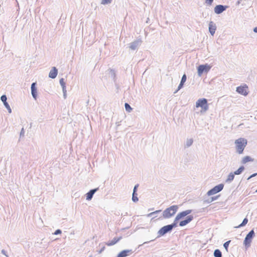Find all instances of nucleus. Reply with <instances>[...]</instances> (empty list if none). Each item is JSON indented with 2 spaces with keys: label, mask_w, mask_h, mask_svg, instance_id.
I'll list each match as a JSON object with an SVG mask.
<instances>
[{
  "label": "nucleus",
  "mask_w": 257,
  "mask_h": 257,
  "mask_svg": "<svg viewBox=\"0 0 257 257\" xmlns=\"http://www.w3.org/2000/svg\"><path fill=\"white\" fill-rule=\"evenodd\" d=\"M192 210L191 209L186 210L178 213L176 215L173 222L172 224H169L170 228L173 230V228L176 227L178 226L179 220L183 219L186 217L185 219L183 220L180 221L179 226H184L190 223L193 219V216L192 215H189L191 213Z\"/></svg>",
  "instance_id": "1"
},
{
  "label": "nucleus",
  "mask_w": 257,
  "mask_h": 257,
  "mask_svg": "<svg viewBox=\"0 0 257 257\" xmlns=\"http://www.w3.org/2000/svg\"><path fill=\"white\" fill-rule=\"evenodd\" d=\"M178 209V205H172L164 210L162 213V216L159 217V219H161L162 217L163 218H170L176 214Z\"/></svg>",
  "instance_id": "2"
},
{
  "label": "nucleus",
  "mask_w": 257,
  "mask_h": 257,
  "mask_svg": "<svg viewBox=\"0 0 257 257\" xmlns=\"http://www.w3.org/2000/svg\"><path fill=\"white\" fill-rule=\"evenodd\" d=\"M247 143V140L244 138H239L235 141L236 150L238 154H241L243 153Z\"/></svg>",
  "instance_id": "3"
},
{
  "label": "nucleus",
  "mask_w": 257,
  "mask_h": 257,
  "mask_svg": "<svg viewBox=\"0 0 257 257\" xmlns=\"http://www.w3.org/2000/svg\"><path fill=\"white\" fill-rule=\"evenodd\" d=\"M255 236V233L253 229L251 230L246 235L244 241L243 245L246 248H248L250 246V244L252 239Z\"/></svg>",
  "instance_id": "4"
},
{
  "label": "nucleus",
  "mask_w": 257,
  "mask_h": 257,
  "mask_svg": "<svg viewBox=\"0 0 257 257\" xmlns=\"http://www.w3.org/2000/svg\"><path fill=\"white\" fill-rule=\"evenodd\" d=\"M196 107H201L204 111H207L209 108L207 99L205 98L199 99L196 102Z\"/></svg>",
  "instance_id": "5"
},
{
  "label": "nucleus",
  "mask_w": 257,
  "mask_h": 257,
  "mask_svg": "<svg viewBox=\"0 0 257 257\" xmlns=\"http://www.w3.org/2000/svg\"><path fill=\"white\" fill-rule=\"evenodd\" d=\"M211 69V66L207 64L200 65L197 67V73L199 76H201L203 73L208 72Z\"/></svg>",
  "instance_id": "6"
},
{
  "label": "nucleus",
  "mask_w": 257,
  "mask_h": 257,
  "mask_svg": "<svg viewBox=\"0 0 257 257\" xmlns=\"http://www.w3.org/2000/svg\"><path fill=\"white\" fill-rule=\"evenodd\" d=\"M224 187V184H219L215 186H214L213 188L209 190L207 193V195L208 196H211L214 194H215L221 191L222 190Z\"/></svg>",
  "instance_id": "7"
},
{
  "label": "nucleus",
  "mask_w": 257,
  "mask_h": 257,
  "mask_svg": "<svg viewBox=\"0 0 257 257\" xmlns=\"http://www.w3.org/2000/svg\"><path fill=\"white\" fill-rule=\"evenodd\" d=\"M172 231L170 225H166L161 227L157 232V237H160L165 235L166 234L170 233Z\"/></svg>",
  "instance_id": "8"
},
{
  "label": "nucleus",
  "mask_w": 257,
  "mask_h": 257,
  "mask_svg": "<svg viewBox=\"0 0 257 257\" xmlns=\"http://www.w3.org/2000/svg\"><path fill=\"white\" fill-rule=\"evenodd\" d=\"M142 40L140 39H137L129 44V48L132 50H136L142 44Z\"/></svg>",
  "instance_id": "9"
},
{
  "label": "nucleus",
  "mask_w": 257,
  "mask_h": 257,
  "mask_svg": "<svg viewBox=\"0 0 257 257\" xmlns=\"http://www.w3.org/2000/svg\"><path fill=\"white\" fill-rule=\"evenodd\" d=\"M228 8V6H224L222 5H216L214 9V13L217 15L220 14L224 11H225Z\"/></svg>",
  "instance_id": "10"
},
{
  "label": "nucleus",
  "mask_w": 257,
  "mask_h": 257,
  "mask_svg": "<svg viewBox=\"0 0 257 257\" xmlns=\"http://www.w3.org/2000/svg\"><path fill=\"white\" fill-rule=\"evenodd\" d=\"M134 252L132 249H124L119 252L117 257H126Z\"/></svg>",
  "instance_id": "11"
},
{
  "label": "nucleus",
  "mask_w": 257,
  "mask_h": 257,
  "mask_svg": "<svg viewBox=\"0 0 257 257\" xmlns=\"http://www.w3.org/2000/svg\"><path fill=\"white\" fill-rule=\"evenodd\" d=\"M37 83L33 82L31 84V89L33 97L36 100L37 98V88L36 87Z\"/></svg>",
  "instance_id": "12"
},
{
  "label": "nucleus",
  "mask_w": 257,
  "mask_h": 257,
  "mask_svg": "<svg viewBox=\"0 0 257 257\" xmlns=\"http://www.w3.org/2000/svg\"><path fill=\"white\" fill-rule=\"evenodd\" d=\"M98 189H99V188H96L91 189L90 190H89L85 195H86V199L88 201L91 200V199L92 198L94 194V193L97 190H98Z\"/></svg>",
  "instance_id": "13"
},
{
  "label": "nucleus",
  "mask_w": 257,
  "mask_h": 257,
  "mask_svg": "<svg viewBox=\"0 0 257 257\" xmlns=\"http://www.w3.org/2000/svg\"><path fill=\"white\" fill-rule=\"evenodd\" d=\"M246 88L247 87L245 86H238L236 87V92L238 93L242 94L244 96H246L248 94V92L246 91Z\"/></svg>",
  "instance_id": "14"
},
{
  "label": "nucleus",
  "mask_w": 257,
  "mask_h": 257,
  "mask_svg": "<svg viewBox=\"0 0 257 257\" xmlns=\"http://www.w3.org/2000/svg\"><path fill=\"white\" fill-rule=\"evenodd\" d=\"M216 30V24L212 21H210L209 24V31L212 36H213Z\"/></svg>",
  "instance_id": "15"
},
{
  "label": "nucleus",
  "mask_w": 257,
  "mask_h": 257,
  "mask_svg": "<svg viewBox=\"0 0 257 257\" xmlns=\"http://www.w3.org/2000/svg\"><path fill=\"white\" fill-rule=\"evenodd\" d=\"M58 74V70L55 67H53L49 73V77L52 79L56 77Z\"/></svg>",
  "instance_id": "16"
},
{
  "label": "nucleus",
  "mask_w": 257,
  "mask_h": 257,
  "mask_svg": "<svg viewBox=\"0 0 257 257\" xmlns=\"http://www.w3.org/2000/svg\"><path fill=\"white\" fill-rule=\"evenodd\" d=\"M122 239V236H120L118 237H114L111 241H108L106 243L107 246H112L117 243L119 240Z\"/></svg>",
  "instance_id": "17"
},
{
  "label": "nucleus",
  "mask_w": 257,
  "mask_h": 257,
  "mask_svg": "<svg viewBox=\"0 0 257 257\" xmlns=\"http://www.w3.org/2000/svg\"><path fill=\"white\" fill-rule=\"evenodd\" d=\"M235 175L233 172L230 173L228 175L227 179L225 180V182L226 183H231L233 180Z\"/></svg>",
  "instance_id": "18"
},
{
  "label": "nucleus",
  "mask_w": 257,
  "mask_h": 257,
  "mask_svg": "<svg viewBox=\"0 0 257 257\" xmlns=\"http://www.w3.org/2000/svg\"><path fill=\"white\" fill-rule=\"evenodd\" d=\"M253 159H252L250 156H246L242 158L241 162L242 164H244L247 162H253Z\"/></svg>",
  "instance_id": "19"
},
{
  "label": "nucleus",
  "mask_w": 257,
  "mask_h": 257,
  "mask_svg": "<svg viewBox=\"0 0 257 257\" xmlns=\"http://www.w3.org/2000/svg\"><path fill=\"white\" fill-rule=\"evenodd\" d=\"M244 167L243 166H241L239 167V168L235 171L233 173L235 175H238L241 174L243 171L244 170Z\"/></svg>",
  "instance_id": "20"
},
{
  "label": "nucleus",
  "mask_w": 257,
  "mask_h": 257,
  "mask_svg": "<svg viewBox=\"0 0 257 257\" xmlns=\"http://www.w3.org/2000/svg\"><path fill=\"white\" fill-rule=\"evenodd\" d=\"M1 100H2V101L4 103V105H5V107H7L9 105H10L9 104V103L7 102V96L6 95H3L1 97Z\"/></svg>",
  "instance_id": "21"
},
{
  "label": "nucleus",
  "mask_w": 257,
  "mask_h": 257,
  "mask_svg": "<svg viewBox=\"0 0 257 257\" xmlns=\"http://www.w3.org/2000/svg\"><path fill=\"white\" fill-rule=\"evenodd\" d=\"M193 143V139H187L186 143L185 144V148H188L190 147Z\"/></svg>",
  "instance_id": "22"
},
{
  "label": "nucleus",
  "mask_w": 257,
  "mask_h": 257,
  "mask_svg": "<svg viewBox=\"0 0 257 257\" xmlns=\"http://www.w3.org/2000/svg\"><path fill=\"white\" fill-rule=\"evenodd\" d=\"M215 257H222V252L219 249H216L213 252Z\"/></svg>",
  "instance_id": "23"
},
{
  "label": "nucleus",
  "mask_w": 257,
  "mask_h": 257,
  "mask_svg": "<svg viewBox=\"0 0 257 257\" xmlns=\"http://www.w3.org/2000/svg\"><path fill=\"white\" fill-rule=\"evenodd\" d=\"M248 222V219L247 218H244V219L243 220L242 222H241V224H240L238 226H237V227H236V228H240L241 227H242V226H245L247 223Z\"/></svg>",
  "instance_id": "24"
},
{
  "label": "nucleus",
  "mask_w": 257,
  "mask_h": 257,
  "mask_svg": "<svg viewBox=\"0 0 257 257\" xmlns=\"http://www.w3.org/2000/svg\"><path fill=\"white\" fill-rule=\"evenodd\" d=\"M110 75L111 76V77L113 79V81H115L116 75H115V71L114 70L110 69Z\"/></svg>",
  "instance_id": "25"
},
{
  "label": "nucleus",
  "mask_w": 257,
  "mask_h": 257,
  "mask_svg": "<svg viewBox=\"0 0 257 257\" xmlns=\"http://www.w3.org/2000/svg\"><path fill=\"white\" fill-rule=\"evenodd\" d=\"M125 109L126 111L131 112L132 110V108L130 106V105L127 103H125L124 104Z\"/></svg>",
  "instance_id": "26"
},
{
  "label": "nucleus",
  "mask_w": 257,
  "mask_h": 257,
  "mask_svg": "<svg viewBox=\"0 0 257 257\" xmlns=\"http://www.w3.org/2000/svg\"><path fill=\"white\" fill-rule=\"evenodd\" d=\"M132 200L134 202H136L139 200V199L137 197V193H133L132 194Z\"/></svg>",
  "instance_id": "27"
},
{
  "label": "nucleus",
  "mask_w": 257,
  "mask_h": 257,
  "mask_svg": "<svg viewBox=\"0 0 257 257\" xmlns=\"http://www.w3.org/2000/svg\"><path fill=\"white\" fill-rule=\"evenodd\" d=\"M231 240H228L223 243V247H224L226 251H228V246Z\"/></svg>",
  "instance_id": "28"
},
{
  "label": "nucleus",
  "mask_w": 257,
  "mask_h": 257,
  "mask_svg": "<svg viewBox=\"0 0 257 257\" xmlns=\"http://www.w3.org/2000/svg\"><path fill=\"white\" fill-rule=\"evenodd\" d=\"M219 197V195L214 196V197H211L210 198V201H204L209 203H210L214 200H216V199H217Z\"/></svg>",
  "instance_id": "29"
},
{
  "label": "nucleus",
  "mask_w": 257,
  "mask_h": 257,
  "mask_svg": "<svg viewBox=\"0 0 257 257\" xmlns=\"http://www.w3.org/2000/svg\"><path fill=\"white\" fill-rule=\"evenodd\" d=\"M161 211H162L161 210H156V211H155L154 212H151V213H149L148 214V216L151 217V216H152L153 215H154L155 214H156L157 213H159L161 212Z\"/></svg>",
  "instance_id": "30"
},
{
  "label": "nucleus",
  "mask_w": 257,
  "mask_h": 257,
  "mask_svg": "<svg viewBox=\"0 0 257 257\" xmlns=\"http://www.w3.org/2000/svg\"><path fill=\"white\" fill-rule=\"evenodd\" d=\"M59 82H60V84L61 86H62V87L66 86L65 82L64 81V78H61L60 79Z\"/></svg>",
  "instance_id": "31"
},
{
  "label": "nucleus",
  "mask_w": 257,
  "mask_h": 257,
  "mask_svg": "<svg viewBox=\"0 0 257 257\" xmlns=\"http://www.w3.org/2000/svg\"><path fill=\"white\" fill-rule=\"evenodd\" d=\"M112 0H102L101 4L106 5L108 4H110Z\"/></svg>",
  "instance_id": "32"
},
{
  "label": "nucleus",
  "mask_w": 257,
  "mask_h": 257,
  "mask_svg": "<svg viewBox=\"0 0 257 257\" xmlns=\"http://www.w3.org/2000/svg\"><path fill=\"white\" fill-rule=\"evenodd\" d=\"M184 84V83L180 82V83L177 89L174 92V93H176L178 90H179L180 89H181L183 87Z\"/></svg>",
  "instance_id": "33"
},
{
  "label": "nucleus",
  "mask_w": 257,
  "mask_h": 257,
  "mask_svg": "<svg viewBox=\"0 0 257 257\" xmlns=\"http://www.w3.org/2000/svg\"><path fill=\"white\" fill-rule=\"evenodd\" d=\"M186 79H187L186 75V74H184L182 77L181 82L185 83L186 81Z\"/></svg>",
  "instance_id": "34"
},
{
  "label": "nucleus",
  "mask_w": 257,
  "mask_h": 257,
  "mask_svg": "<svg viewBox=\"0 0 257 257\" xmlns=\"http://www.w3.org/2000/svg\"><path fill=\"white\" fill-rule=\"evenodd\" d=\"M61 233H62L61 230H60L59 229H58L55 230V231L54 233V234H55V235H58V234H61Z\"/></svg>",
  "instance_id": "35"
},
{
  "label": "nucleus",
  "mask_w": 257,
  "mask_h": 257,
  "mask_svg": "<svg viewBox=\"0 0 257 257\" xmlns=\"http://www.w3.org/2000/svg\"><path fill=\"white\" fill-rule=\"evenodd\" d=\"M24 134H25V131H24V128H22L20 134V138L22 137H24Z\"/></svg>",
  "instance_id": "36"
},
{
  "label": "nucleus",
  "mask_w": 257,
  "mask_h": 257,
  "mask_svg": "<svg viewBox=\"0 0 257 257\" xmlns=\"http://www.w3.org/2000/svg\"><path fill=\"white\" fill-rule=\"evenodd\" d=\"M138 187H139V184H136L134 186L133 193H137Z\"/></svg>",
  "instance_id": "37"
},
{
  "label": "nucleus",
  "mask_w": 257,
  "mask_h": 257,
  "mask_svg": "<svg viewBox=\"0 0 257 257\" xmlns=\"http://www.w3.org/2000/svg\"><path fill=\"white\" fill-rule=\"evenodd\" d=\"M213 2V0H205V3L208 5H211Z\"/></svg>",
  "instance_id": "38"
},
{
  "label": "nucleus",
  "mask_w": 257,
  "mask_h": 257,
  "mask_svg": "<svg viewBox=\"0 0 257 257\" xmlns=\"http://www.w3.org/2000/svg\"><path fill=\"white\" fill-rule=\"evenodd\" d=\"M2 254L5 255L7 257H9L7 253V251L5 249H2L1 251Z\"/></svg>",
  "instance_id": "39"
},
{
  "label": "nucleus",
  "mask_w": 257,
  "mask_h": 257,
  "mask_svg": "<svg viewBox=\"0 0 257 257\" xmlns=\"http://www.w3.org/2000/svg\"><path fill=\"white\" fill-rule=\"evenodd\" d=\"M105 248V247L104 246L102 247L101 248L99 251L98 253H101L104 250Z\"/></svg>",
  "instance_id": "40"
},
{
  "label": "nucleus",
  "mask_w": 257,
  "mask_h": 257,
  "mask_svg": "<svg viewBox=\"0 0 257 257\" xmlns=\"http://www.w3.org/2000/svg\"><path fill=\"white\" fill-rule=\"evenodd\" d=\"M6 108L7 109V110H8V112L9 113H11L12 112V109H11L10 105H9L7 107H6Z\"/></svg>",
  "instance_id": "41"
},
{
  "label": "nucleus",
  "mask_w": 257,
  "mask_h": 257,
  "mask_svg": "<svg viewBox=\"0 0 257 257\" xmlns=\"http://www.w3.org/2000/svg\"><path fill=\"white\" fill-rule=\"evenodd\" d=\"M62 91H63V93H66V86L65 87H62Z\"/></svg>",
  "instance_id": "42"
},
{
  "label": "nucleus",
  "mask_w": 257,
  "mask_h": 257,
  "mask_svg": "<svg viewBox=\"0 0 257 257\" xmlns=\"http://www.w3.org/2000/svg\"><path fill=\"white\" fill-rule=\"evenodd\" d=\"M257 175V173H255L250 175V177H254Z\"/></svg>",
  "instance_id": "43"
},
{
  "label": "nucleus",
  "mask_w": 257,
  "mask_h": 257,
  "mask_svg": "<svg viewBox=\"0 0 257 257\" xmlns=\"http://www.w3.org/2000/svg\"><path fill=\"white\" fill-rule=\"evenodd\" d=\"M253 31L254 33H257V27H255L253 28Z\"/></svg>",
  "instance_id": "44"
},
{
  "label": "nucleus",
  "mask_w": 257,
  "mask_h": 257,
  "mask_svg": "<svg viewBox=\"0 0 257 257\" xmlns=\"http://www.w3.org/2000/svg\"><path fill=\"white\" fill-rule=\"evenodd\" d=\"M64 98L65 99L66 98V93H63Z\"/></svg>",
  "instance_id": "45"
},
{
  "label": "nucleus",
  "mask_w": 257,
  "mask_h": 257,
  "mask_svg": "<svg viewBox=\"0 0 257 257\" xmlns=\"http://www.w3.org/2000/svg\"><path fill=\"white\" fill-rule=\"evenodd\" d=\"M128 228H129V227L123 228L121 229V230H125V229H128Z\"/></svg>",
  "instance_id": "46"
},
{
  "label": "nucleus",
  "mask_w": 257,
  "mask_h": 257,
  "mask_svg": "<svg viewBox=\"0 0 257 257\" xmlns=\"http://www.w3.org/2000/svg\"><path fill=\"white\" fill-rule=\"evenodd\" d=\"M252 177H250V176L248 177V178L247 179V180L250 179Z\"/></svg>",
  "instance_id": "47"
},
{
  "label": "nucleus",
  "mask_w": 257,
  "mask_h": 257,
  "mask_svg": "<svg viewBox=\"0 0 257 257\" xmlns=\"http://www.w3.org/2000/svg\"><path fill=\"white\" fill-rule=\"evenodd\" d=\"M240 4V1H238L237 2V5H239Z\"/></svg>",
  "instance_id": "48"
},
{
  "label": "nucleus",
  "mask_w": 257,
  "mask_h": 257,
  "mask_svg": "<svg viewBox=\"0 0 257 257\" xmlns=\"http://www.w3.org/2000/svg\"><path fill=\"white\" fill-rule=\"evenodd\" d=\"M148 242H149V241H146V242H145L143 244L147 243H148Z\"/></svg>",
  "instance_id": "49"
},
{
  "label": "nucleus",
  "mask_w": 257,
  "mask_h": 257,
  "mask_svg": "<svg viewBox=\"0 0 257 257\" xmlns=\"http://www.w3.org/2000/svg\"><path fill=\"white\" fill-rule=\"evenodd\" d=\"M206 201H210V198H209V199H208L206 200Z\"/></svg>",
  "instance_id": "50"
},
{
  "label": "nucleus",
  "mask_w": 257,
  "mask_h": 257,
  "mask_svg": "<svg viewBox=\"0 0 257 257\" xmlns=\"http://www.w3.org/2000/svg\"><path fill=\"white\" fill-rule=\"evenodd\" d=\"M256 192H257V190L255 191Z\"/></svg>",
  "instance_id": "51"
}]
</instances>
